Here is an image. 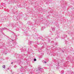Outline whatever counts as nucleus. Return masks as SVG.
<instances>
[{"label": "nucleus", "mask_w": 74, "mask_h": 74, "mask_svg": "<svg viewBox=\"0 0 74 74\" xmlns=\"http://www.w3.org/2000/svg\"><path fill=\"white\" fill-rule=\"evenodd\" d=\"M3 67L4 69H5V65H3Z\"/></svg>", "instance_id": "nucleus-1"}, {"label": "nucleus", "mask_w": 74, "mask_h": 74, "mask_svg": "<svg viewBox=\"0 0 74 74\" xmlns=\"http://www.w3.org/2000/svg\"><path fill=\"white\" fill-rule=\"evenodd\" d=\"M36 60H36V58L34 59V61H36Z\"/></svg>", "instance_id": "nucleus-2"}, {"label": "nucleus", "mask_w": 74, "mask_h": 74, "mask_svg": "<svg viewBox=\"0 0 74 74\" xmlns=\"http://www.w3.org/2000/svg\"><path fill=\"white\" fill-rule=\"evenodd\" d=\"M38 69L40 70V69H41V67H39L38 68Z\"/></svg>", "instance_id": "nucleus-3"}, {"label": "nucleus", "mask_w": 74, "mask_h": 74, "mask_svg": "<svg viewBox=\"0 0 74 74\" xmlns=\"http://www.w3.org/2000/svg\"><path fill=\"white\" fill-rule=\"evenodd\" d=\"M45 63H47V62L45 61Z\"/></svg>", "instance_id": "nucleus-4"}, {"label": "nucleus", "mask_w": 74, "mask_h": 74, "mask_svg": "<svg viewBox=\"0 0 74 74\" xmlns=\"http://www.w3.org/2000/svg\"><path fill=\"white\" fill-rule=\"evenodd\" d=\"M12 63H13V62H12L11 63V64H12Z\"/></svg>", "instance_id": "nucleus-5"}]
</instances>
